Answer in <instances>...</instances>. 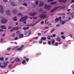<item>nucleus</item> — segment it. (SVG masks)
<instances>
[{
  "mask_svg": "<svg viewBox=\"0 0 74 74\" xmlns=\"http://www.w3.org/2000/svg\"><path fill=\"white\" fill-rule=\"evenodd\" d=\"M46 17H47V15L44 14H41L39 16V18H40L42 19H44V18H45Z\"/></svg>",
  "mask_w": 74,
  "mask_h": 74,
  "instance_id": "20e7f679",
  "label": "nucleus"
},
{
  "mask_svg": "<svg viewBox=\"0 0 74 74\" xmlns=\"http://www.w3.org/2000/svg\"><path fill=\"white\" fill-rule=\"evenodd\" d=\"M42 9L41 8H40V9L38 10V12H41L42 11Z\"/></svg>",
  "mask_w": 74,
  "mask_h": 74,
  "instance_id": "a19ab883",
  "label": "nucleus"
},
{
  "mask_svg": "<svg viewBox=\"0 0 74 74\" xmlns=\"http://www.w3.org/2000/svg\"><path fill=\"white\" fill-rule=\"evenodd\" d=\"M54 1V0H48L47 1L48 2H51L52 1Z\"/></svg>",
  "mask_w": 74,
  "mask_h": 74,
  "instance_id": "72a5a7b5",
  "label": "nucleus"
},
{
  "mask_svg": "<svg viewBox=\"0 0 74 74\" xmlns=\"http://www.w3.org/2000/svg\"><path fill=\"white\" fill-rule=\"evenodd\" d=\"M12 66V64H10L9 66H8V68L9 69L10 67H11V66Z\"/></svg>",
  "mask_w": 74,
  "mask_h": 74,
  "instance_id": "864d4df0",
  "label": "nucleus"
},
{
  "mask_svg": "<svg viewBox=\"0 0 74 74\" xmlns=\"http://www.w3.org/2000/svg\"><path fill=\"white\" fill-rule=\"evenodd\" d=\"M35 4H36V5H38V3H39V2L38 1H36L35 2Z\"/></svg>",
  "mask_w": 74,
  "mask_h": 74,
  "instance_id": "a878e982",
  "label": "nucleus"
},
{
  "mask_svg": "<svg viewBox=\"0 0 74 74\" xmlns=\"http://www.w3.org/2000/svg\"><path fill=\"white\" fill-rule=\"evenodd\" d=\"M54 30H55V28H52V30L50 31L51 33H53Z\"/></svg>",
  "mask_w": 74,
  "mask_h": 74,
  "instance_id": "393cba45",
  "label": "nucleus"
},
{
  "mask_svg": "<svg viewBox=\"0 0 74 74\" xmlns=\"http://www.w3.org/2000/svg\"><path fill=\"white\" fill-rule=\"evenodd\" d=\"M14 30V28H13L11 30H10V32H12Z\"/></svg>",
  "mask_w": 74,
  "mask_h": 74,
  "instance_id": "e433bc0d",
  "label": "nucleus"
},
{
  "mask_svg": "<svg viewBox=\"0 0 74 74\" xmlns=\"http://www.w3.org/2000/svg\"><path fill=\"white\" fill-rule=\"evenodd\" d=\"M46 39H47V38L46 37H42L41 38L40 41H41V40H42V41L44 40H46Z\"/></svg>",
  "mask_w": 74,
  "mask_h": 74,
  "instance_id": "4468645a",
  "label": "nucleus"
},
{
  "mask_svg": "<svg viewBox=\"0 0 74 74\" xmlns=\"http://www.w3.org/2000/svg\"><path fill=\"white\" fill-rule=\"evenodd\" d=\"M57 8H54L52 9L51 11H50V12H54L55 11H56V10H57Z\"/></svg>",
  "mask_w": 74,
  "mask_h": 74,
  "instance_id": "9b49d317",
  "label": "nucleus"
},
{
  "mask_svg": "<svg viewBox=\"0 0 74 74\" xmlns=\"http://www.w3.org/2000/svg\"><path fill=\"white\" fill-rule=\"evenodd\" d=\"M43 23H44V21H42L41 23V25H42Z\"/></svg>",
  "mask_w": 74,
  "mask_h": 74,
  "instance_id": "a18cd8bd",
  "label": "nucleus"
},
{
  "mask_svg": "<svg viewBox=\"0 0 74 74\" xmlns=\"http://www.w3.org/2000/svg\"><path fill=\"white\" fill-rule=\"evenodd\" d=\"M59 1L61 3H62V2H63V1H64V0H59Z\"/></svg>",
  "mask_w": 74,
  "mask_h": 74,
  "instance_id": "4d7b16f0",
  "label": "nucleus"
},
{
  "mask_svg": "<svg viewBox=\"0 0 74 74\" xmlns=\"http://www.w3.org/2000/svg\"><path fill=\"white\" fill-rule=\"evenodd\" d=\"M23 5H24V6H25L26 7L27 6V3H25L23 4Z\"/></svg>",
  "mask_w": 74,
  "mask_h": 74,
  "instance_id": "c85d7f7f",
  "label": "nucleus"
},
{
  "mask_svg": "<svg viewBox=\"0 0 74 74\" xmlns=\"http://www.w3.org/2000/svg\"><path fill=\"white\" fill-rule=\"evenodd\" d=\"M1 28L2 29H6V27L5 25H1Z\"/></svg>",
  "mask_w": 74,
  "mask_h": 74,
  "instance_id": "f3484780",
  "label": "nucleus"
},
{
  "mask_svg": "<svg viewBox=\"0 0 74 74\" xmlns=\"http://www.w3.org/2000/svg\"><path fill=\"white\" fill-rule=\"evenodd\" d=\"M47 39H48V40H51V38L49 37H48L47 38Z\"/></svg>",
  "mask_w": 74,
  "mask_h": 74,
  "instance_id": "0e129e2a",
  "label": "nucleus"
},
{
  "mask_svg": "<svg viewBox=\"0 0 74 74\" xmlns=\"http://www.w3.org/2000/svg\"><path fill=\"white\" fill-rule=\"evenodd\" d=\"M16 33L17 34H20V32L18 30L16 32Z\"/></svg>",
  "mask_w": 74,
  "mask_h": 74,
  "instance_id": "cd10ccee",
  "label": "nucleus"
},
{
  "mask_svg": "<svg viewBox=\"0 0 74 74\" xmlns=\"http://www.w3.org/2000/svg\"><path fill=\"white\" fill-rule=\"evenodd\" d=\"M1 21L2 23L3 24H5V23H6L7 22V19L5 18L3 19Z\"/></svg>",
  "mask_w": 74,
  "mask_h": 74,
  "instance_id": "423d86ee",
  "label": "nucleus"
},
{
  "mask_svg": "<svg viewBox=\"0 0 74 74\" xmlns=\"http://www.w3.org/2000/svg\"><path fill=\"white\" fill-rule=\"evenodd\" d=\"M22 6H21L19 8L20 10H22Z\"/></svg>",
  "mask_w": 74,
  "mask_h": 74,
  "instance_id": "e2e57ef3",
  "label": "nucleus"
},
{
  "mask_svg": "<svg viewBox=\"0 0 74 74\" xmlns=\"http://www.w3.org/2000/svg\"><path fill=\"white\" fill-rule=\"evenodd\" d=\"M49 29V27H46L45 28V29H43V30H45V29Z\"/></svg>",
  "mask_w": 74,
  "mask_h": 74,
  "instance_id": "f704fd0d",
  "label": "nucleus"
},
{
  "mask_svg": "<svg viewBox=\"0 0 74 74\" xmlns=\"http://www.w3.org/2000/svg\"><path fill=\"white\" fill-rule=\"evenodd\" d=\"M6 14L8 15H10V14H11V12L9 10H8L6 11Z\"/></svg>",
  "mask_w": 74,
  "mask_h": 74,
  "instance_id": "f8f14e48",
  "label": "nucleus"
},
{
  "mask_svg": "<svg viewBox=\"0 0 74 74\" xmlns=\"http://www.w3.org/2000/svg\"><path fill=\"white\" fill-rule=\"evenodd\" d=\"M45 24H46V25H48V24H49V21H47V23H45Z\"/></svg>",
  "mask_w": 74,
  "mask_h": 74,
  "instance_id": "3c124183",
  "label": "nucleus"
},
{
  "mask_svg": "<svg viewBox=\"0 0 74 74\" xmlns=\"http://www.w3.org/2000/svg\"><path fill=\"white\" fill-rule=\"evenodd\" d=\"M10 50H11V48H8L7 49L8 51H10Z\"/></svg>",
  "mask_w": 74,
  "mask_h": 74,
  "instance_id": "ea45409f",
  "label": "nucleus"
},
{
  "mask_svg": "<svg viewBox=\"0 0 74 74\" xmlns=\"http://www.w3.org/2000/svg\"><path fill=\"white\" fill-rule=\"evenodd\" d=\"M14 29V30H18V29H21V27H13Z\"/></svg>",
  "mask_w": 74,
  "mask_h": 74,
  "instance_id": "2eb2a0df",
  "label": "nucleus"
},
{
  "mask_svg": "<svg viewBox=\"0 0 74 74\" xmlns=\"http://www.w3.org/2000/svg\"><path fill=\"white\" fill-rule=\"evenodd\" d=\"M11 28H12V27H11V26H9L8 27V29H11Z\"/></svg>",
  "mask_w": 74,
  "mask_h": 74,
  "instance_id": "5fc2aeb1",
  "label": "nucleus"
},
{
  "mask_svg": "<svg viewBox=\"0 0 74 74\" xmlns=\"http://www.w3.org/2000/svg\"><path fill=\"white\" fill-rule=\"evenodd\" d=\"M26 60L27 62H28V61H29V58H27L26 59Z\"/></svg>",
  "mask_w": 74,
  "mask_h": 74,
  "instance_id": "58836bf2",
  "label": "nucleus"
},
{
  "mask_svg": "<svg viewBox=\"0 0 74 74\" xmlns=\"http://www.w3.org/2000/svg\"><path fill=\"white\" fill-rule=\"evenodd\" d=\"M56 41H58V42H60L61 41V38L59 37L58 36V38L56 39Z\"/></svg>",
  "mask_w": 74,
  "mask_h": 74,
  "instance_id": "ddd939ff",
  "label": "nucleus"
},
{
  "mask_svg": "<svg viewBox=\"0 0 74 74\" xmlns=\"http://www.w3.org/2000/svg\"><path fill=\"white\" fill-rule=\"evenodd\" d=\"M14 40H18V37L17 36L16 37L14 38Z\"/></svg>",
  "mask_w": 74,
  "mask_h": 74,
  "instance_id": "c03bdc74",
  "label": "nucleus"
},
{
  "mask_svg": "<svg viewBox=\"0 0 74 74\" xmlns=\"http://www.w3.org/2000/svg\"><path fill=\"white\" fill-rule=\"evenodd\" d=\"M19 37L20 38H22L23 37V35L22 34H20L19 35Z\"/></svg>",
  "mask_w": 74,
  "mask_h": 74,
  "instance_id": "a211bd4d",
  "label": "nucleus"
},
{
  "mask_svg": "<svg viewBox=\"0 0 74 74\" xmlns=\"http://www.w3.org/2000/svg\"><path fill=\"white\" fill-rule=\"evenodd\" d=\"M4 66L3 65H1L0 66V68H2V69H4V68L5 67H6V66H7V64L6 63H5L4 64Z\"/></svg>",
  "mask_w": 74,
  "mask_h": 74,
  "instance_id": "1a4fd4ad",
  "label": "nucleus"
},
{
  "mask_svg": "<svg viewBox=\"0 0 74 74\" xmlns=\"http://www.w3.org/2000/svg\"><path fill=\"white\" fill-rule=\"evenodd\" d=\"M71 7L72 8H73L74 7V5H71Z\"/></svg>",
  "mask_w": 74,
  "mask_h": 74,
  "instance_id": "79ce46f5",
  "label": "nucleus"
},
{
  "mask_svg": "<svg viewBox=\"0 0 74 74\" xmlns=\"http://www.w3.org/2000/svg\"><path fill=\"white\" fill-rule=\"evenodd\" d=\"M15 60L16 62H19L20 61V59L18 58H16L15 59Z\"/></svg>",
  "mask_w": 74,
  "mask_h": 74,
  "instance_id": "6ab92c4d",
  "label": "nucleus"
},
{
  "mask_svg": "<svg viewBox=\"0 0 74 74\" xmlns=\"http://www.w3.org/2000/svg\"><path fill=\"white\" fill-rule=\"evenodd\" d=\"M16 17L15 16L13 18V21H17V18H16Z\"/></svg>",
  "mask_w": 74,
  "mask_h": 74,
  "instance_id": "5701e85b",
  "label": "nucleus"
},
{
  "mask_svg": "<svg viewBox=\"0 0 74 74\" xmlns=\"http://www.w3.org/2000/svg\"><path fill=\"white\" fill-rule=\"evenodd\" d=\"M3 1L5 3H7V2H8V0H3Z\"/></svg>",
  "mask_w": 74,
  "mask_h": 74,
  "instance_id": "c9c22d12",
  "label": "nucleus"
},
{
  "mask_svg": "<svg viewBox=\"0 0 74 74\" xmlns=\"http://www.w3.org/2000/svg\"><path fill=\"white\" fill-rule=\"evenodd\" d=\"M70 15H71V17L72 18V19H73L74 18V14H73V13H72L70 14Z\"/></svg>",
  "mask_w": 74,
  "mask_h": 74,
  "instance_id": "412c9836",
  "label": "nucleus"
},
{
  "mask_svg": "<svg viewBox=\"0 0 74 74\" xmlns=\"http://www.w3.org/2000/svg\"><path fill=\"white\" fill-rule=\"evenodd\" d=\"M47 37H53L52 36L48 35L47 36Z\"/></svg>",
  "mask_w": 74,
  "mask_h": 74,
  "instance_id": "13d9d810",
  "label": "nucleus"
},
{
  "mask_svg": "<svg viewBox=\"0 0 74 74\" xmlns=\"http://www.w3.org/2000/svg\"><path fill=\"white\" fill-rule=\"evenodd\" d=\"M28 18V16H24L22 17L20 20V21L23 22L25 21V20H26Z\"/></svg>",
  "mask_w": 74,
  "mask_h": 74,
  "instance_id": "7ed1b4c3",
  "label": "nucleus"
},
{
  "mask_svg": "<svg viewBox=\"0 0 74 74\" xmlns=\"http://www.w3.org/2000/svg\"><path fill=\"white\" fill-rule=\"evenodd\" d=\"M17 12L18 10L16 9H15L14 10H12V13L13 14H14V15H15Z\"/></svg>",
  "mask_w": 74,
  "mask_h": 74,
  "instance_id": "9d476101",
  "label": "nucleus"
},
{
  "mask_svg": "<svg viewBox=\"0 0 74 74\" xmlns=\"http://www.w3.org/2000/svg\"><path fill=\"white\" fill-rule=\"evenodd\" d=\"M3 7H4V6L3 5H0V12L1 14L4 13L3 12Z\"/></svg>",
  "mask_w": 74,
  "mask_h": 74,
  "instance_id": "39448f33",
  "label": "nucleus"
},
{
  "mask_svg": "<svg viewBox=\"0 0 74 74\" xmlns=\"http://www.w3.org/2000/svg\"><path fill=\"white\" fill-rule=\"evenodd\" d=\"M3 40H4V39H3V38H2L1 39V42H3Z\"/></svg>",
  "mask_w": 74,
  "mask_h": 74,
  "instance_id": "8fccbe9b",
  "label": "nucleus"
},
{
  "mask_svg": "<svg viewBox=\"0 0 74 74\" xmlns=\"http://www.w3.org/2000/svg\"><path fill=\"white\" fill-rule=\"evenodd\" d=\"M64 23H65V21H63L62 22V25H63L64 24Z\"/></svg>",
  "mask_w": 74,
  "mask_h": 74,
  "instance_id": "6e6d98bb",
  "label": "nucleus"
},
{
  "mask_svg": "<svg viewBox=\"0 0 74 74\" xmlns=\"http://www.w3.org/2000/svg\"><path fill=\"white\" fill-rule=\"evenodd\" d=\"M24 59H26V56H24Z\"/></svg>",
  "mask_w": 74,
  "mask_h": 74,
  "instance_id": "774afa93",
  "label": "nucleus"
},
{
  "mask_svg": "<svg viewBox=\"0 0 74 74\" xmlns=\"http://www.w3.org/2000/svg\"><path fill=\"white\" fill-rule=\"evenodd\" d=\"M61 37L63 38V39H65L66 38V37L65 36H64L63 35L62 36H61Z\"/></svg>",
  "mask_w": 74,
  "mask_h": 74,
  "instance_id": "473e14b6",
  "label": "nucleus"
},
{
  "mask_svg": "<svg viewBox=\"0 0 74 74\" xmlns=\"http://www.w3.org/2000/svg\"><path fill=\"white\" fill-rule=\"evenodd\" d=\"M10 3L11 5H12V6H13V7H16V6L17 5V4H16L14 2H12L11 1L10 2Z\"/></svg>",
  "mask_w": 74,
  "mask_h": 74,
  "instance_id": "0eeeda50",
  "label": "nucleus"
},
{
  "mask_svg": "<svg viewBox=\"0 0 74 74\" xmlns=\"http://www.w3.org/2000/svg\"><path fill=\"white\" fill-rule=\"evenodd\" d=\"M61 7H62V6H58L56 7V8H57V9H58V8H61Z\"/></svg>",
  "mask_w": 74,
  "mask_h": 74,
  "instance_id": "603ef678",
  "label": "nucleus"
},
{
  "mask_svg": "<svg viewBox=\"0 0 74 74\" xmlns=\"http://www.w3.org/2000/svg\"><path fill=\"white\" fill-rule=\"evenodd\" d=\"M55 21H56V22H57V23L58 22H59V19H58V18H56L55 19Z\"/></svg>",
  "mask_w": 74,
  "mask_h": 74,
  "instance_id": "b1692460",
  "label": "nucleus"
},
{
  "mask_svg": "<svg viewBox=\"0 0 74 74\" xmlns=\"http://www.w3.org/2000/svg\"><path fill=\"white\" fill-rule=\"evenodd\" d=\"M38 36H41V34L40 33H38Z\"/></svg>",
  "mask_w": 74,
  "mask_h": 74,
  "instance_id": "338daca9",
  "label": "nucleus"
},
{
  "mask_svg": "<svg viewBox=\"0 0 74 74\" xmlns=\"http://www.w3.org/2000/svg\"><path fill=\"white\" fill-rule=\"evenodd\" d=\"M48 45H51V41H48Z\"/></svg>",
  "mask_w": 74,
  "mask_h": 74,
  "instance_id": "37998d69",
  "label": "nucleus"
},
{
  "mask_svg": "<svg viewBox=\"0 0 74 74\" xmlns=\"http://www.w3.org/2000/svg\"><path fill=\"white\" fill-rule=\"evenodd\" d=\"M24 47V45H22L19 48L18 46H16L13 48V49H14V50L16 49V50H18V51H21V49H22Z\"/></svg>",
  "mask_w": 74,
  "mask_h": 74,
  "instance_id": "f257e3e1",
  "label": "nucleus"
},
{
  "mask_svg": "<svg viewBox=\"0 0 74 74\" xmlns=\"http://www.w3.org/2000/svg\"><path fill=\"white\" fill-rule=\"evenodd\" d=\"M51 6L50 5H47V4H45V5L44 8L45 9H46L47 10H50Z\"/></svg>",
  "mask_w": 74,
  "mask_h": 74,
  "instance_id": "f03ea898",
  "label": "nucleus"
},
{
  "mask_svg": "<svg viewBox=\"0 0 74 74\" xmlns=\"http://www.w3.org/2000/svg\"><path fill=\"white\" fill-rule=\"evenodd\" d=\"M58 45V42H56L55 44L56 46H57Z\"/></svg>",
  "mask_w": 74,
  "mask_h": 74,
  "instance_id": "052dcab7",
  "label": "nucleus"
},
{
  "mask_svg": "<svg viewBox=\"0 0 74 74\" xmlns=\"http://www.w3.org/2000/svg\"><path fill=\"white\" fill-rule=\"evenodd\" d=\"M0 60H2L3 61L4 60V58L3 57H1L0 58Z\"/></svg>",
  "mask_w": 74,
  "mask_h": 74,
  "instance_id": "2f4dec72",
  "label": "nucleus"
},
{
  "mask_svg": "<svg viewBox=\"0 0 74 74\" xmlns=\"http://www.w3.org/2000/svg\"><path fill=\"white\" fill-rule=\"evenodd\" d=\"M44 3L40 2L39 5V7H42V6H43V5H44Z\"/></svg>",
  "mask_w": 74,
  "mask_h": 74,
  "instance_id": "dca6fc26",
  "label": "nucleus"
},
{
  "mask_svg": "<svg viewBox=\"0 0 74 74\" xmlns=\"http://www.w3.org/2000/svg\"><path fill=\"white\" fill-rule=\"evenodd\" d=\"M58 19H59V20H60L61 19H62V17L61 16L59 17L58 18Z\"/></svg>",
  "mask_w": 74,
  "mask_h": 74,
  "instance_id": "09e8293b",
  "label": "nucleus"
},
{
  "mask_svg": "<svg viewBox=\"0 0 74 74\" xmlns=\"http://www.w3.org/2000/svg\"><path fill=\"white\" fill-rule=\"evenodd\" d=\"M23 30H27V28L26 27H24V28H23Z\"/></svg>",
  "mask_w": 74,
  "mask_h": 74,
  "instance_id": "4c0bfd02",
  "label": "nucleus"
},
{
  "mask_svg": "<svg viewBox=\"0 0 74 74\" xmlns=\"http://www.w3.org/2000/svg\"><path fill=\"white\" fill-rule=\"evenodd\" d=\"M50 4L51 5H54V4H56V2H51Z\"/></svg>",
  "mask_w": 74,
  "mask_h": 74,
  "instance_id": "4be33fe9",
  "label": "nucleus"
},
{
  "mask_svg": "<svg viewBox=\"0 0 74 74\" xmlns=\"http://www.w3.org/2000/svg\"><path fill=\"white\" fill-rule=\"evenodd\" d=\"M15 36V34L14 33H13L12 35V37H14Z\"/></svg>",
  "mask_w": 74,
  "mask_h": 74,
  "instance_id": "bb28decb",
  "label": "nucleus"
},
{
  "mask_svg": "<svg viewBox=\"0 0 74 74\" xmlns=\"http://www.w3.org/2000/svg\"><path fill=\"white\" fill-rule=\"evenodd\" d=\"M39 43L40 44H42V40H40V41H39Z\"/></svg>",
  "mask_w": 74,
  "mask_h": 74,
  "instance_id": "49530a36",
  "label": "nucleus"
},
{
  "mask_svg": "<svg viewBox=\"0 0 74 74\" xmlns=\"http://www.w3.org/2000/svg\"><path fill=\"white\" fill-rule=\"evenodd\" d=\"M60 26V24H57L56 25V27H58V26Z\"/></svg>",
  "mask_w": 74,
  "mask_h": 74,
  "instance_id": "bf43d9fd",
  "label": "nucleus"
},
{
  "mask_svg": "<svg viewBox=\"0 0 74 74\" xmlns=\"http://www.w3.org/2000/svg\"><path fill=\"white\" fill-rule=\"evenodd\" d=\"M23 15L22 14L20 13H18L17 14V16H22Z\"/></svg>",
  "mask_w": 74,
  "mask_h": 74,
  "instance_id": "aec40b11",
  "label": "nucleus"
},
{
  "mask_svg": "<svg viewBox=\"0 0 74 74\" xmlns=\"http://www.w3.org/2000/svg\"><path fill=\"white\" fill-rule=\"evenodd\" d=\"M29 15L31 16H35L37 15V12H30L29 13Z\"/></svg>",
  "mask_w": 74,
  "mask_h": 74,
  "instance_id": "6e6552de",
  "label": "nucleus"
},
{
  "mask_svg": "<svg viewBox=\"0 0 74 74\" xmlns=\"http://www.w3.org/2000/svg\"><path fill=\"white\" fill-rule=\"evenodd\" d=\"M22 63L23 64H25V63H26V61L25 60H23L22 61Z\"/></svg>",
  "mask_w": 74,
  "mask_h": 74,
  "instance_id": "7c9ffc66",
  "label": "nucleus"
},
{
  "mask_svg": "<svg viewBox=\"0 0 74 74\" xmlns=\"http://www.w3.org/2000/svg\"><path fill=\"white\" fill-rule=\"evenodd\" d=\"M55 40H53L52 41V42H51V44H53L55 43Z\"/></svg>",
  "mask_w": 74,
  "mask_h": 74,
  "instance_id": "c756f323",
  "label": "nucleus"
},
{
  "mask_svg": "<svg viewBox=\"0 0 74 74\" xmlns=\"http://www.w3.org/2000/svg\"><path fill=\"white\" fill-rule=\"evenodd\" d=\"M37 17H34L33 18L34 19H37Z\"/></svg>",
  "mask_w": 74,
  "mask_h": 74,
  "instance_id": "69168bd1",
  "label": "nucleus"
},
{
  "mask_svg": "<svg viewBox=\"0 0 74 74\" xmlns=\"http://www.w3.org/2000/svg\"><path fill=\"white\" fill-rule=\"evenodd\" d=\"M15 62V61H13L11 62V63L12 64H13V63H14Z\"/></svg>",
  "mask_w": 74,
  "mask_h": 74,
  "instance_id": "de8ad7c7",
  "label": "nucleus"
},
{
  "mask_svg": "<svg viewBox=\"0 0 74 74\" xmlns=\"http://www.w3.org/2000/svg\"><path fill=\"white\" fill-rule=\"evenodd\" d=\"M62 15H66V14H65V13H62Z\"/></svg>",
  "mask_w": 74,
  "mask_h": 74,
  "instance_id": "680f3d73",
  "label": "nucleus"
}]
</instances>
